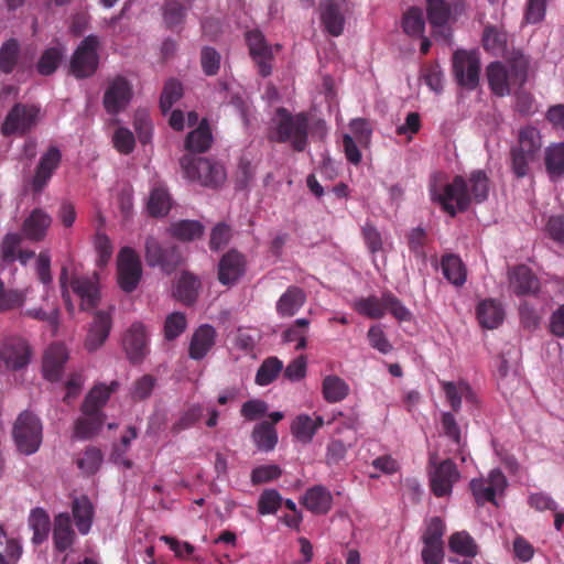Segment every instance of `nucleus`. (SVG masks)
<instances>
[{
    "instance_id": "39",
    "label": "nucleus",
    "mask_w": 564,
    "mask_h": 564,
    "mask_svg": "<svg viewBox=\"0 0 564 564\" xmlns=\"http://www.w3.org/2000/svg\"><path fill=\"white\" fill-rule=\"evenodd\" d=\"M29 527L33 532L32 543L41 545L48 536L50 518L43 508H34L29 516Z\"/></svg>"
},
{
    "instance_id": "32",
    "label": "nucleus",
    "mask_w": 564,
    "mask_h": 564,
    "mask_svg": "<svg viewBox=\"0 0 564 564\" xmlns=\"http://www.w3.org/2000/svg\"><path fill=\"white\" fill-rule=\"evenodd\" d=\"M441 269L446 281L462 286L467 281V268L459 256L447 253L441 258Z\"/></svg>"
},
{
    "instance_id": "57",
    "label": "nucleus",
    "mask_w": 564,
    "mask_h": 564,
    "mask_svg": "<svg viewBox=\"0 0 564 564\" xmlns=\"http://www.w3.org/2000/svg\"><path fill=\"white\" fill-rule=\"evenodd\" d=\"M24 316L51 325L56 333L59 324V308L53 305L52 308H28L22 313Z\"/></svg>"
},
{
    "instance_id": "10",
    "label": "nucleus",
    "mask_w": 564,
    "mask_h": 564,
    "mask_svg": "<svg viewBox=\"0 0 564 564\" xmlns=\"http://www.w3.org/2000/svg\"><path fill=\"white\" fill-rule=\"evenodd\" d=\"M118 284L126 293L138 288L142 278V263L138 252L131 247H123L117 256Z\"/></svg>"
},
{
    "instance_id": "63",
    "label": "nucleus",
    "mask_w": 564,
    "mask_h": 564,
    "mask_svg": "<svg viewBox=\"0 0 564 564\" xmlns=\"http://www.w3.org/2000/svg\"><path fill=\"white\" fill-rule=\"evenodd\" d=\"M220 55L213 46H204L200 51V66L205 75L214 76L219 70Z\"/></svg>"
},
{
    "instance_id": "6",
    "label": "nucleus",
    "mask_w": 564,
    "mask_h": 564,
    "mask_svg": "<svg viewBox=\"0 0 564 564\" xmlns=\"http://www.w3.org/2000/svg\"><path fill=\"white\" fill-rule=\"evenodd\" d=\"M41 108L35 105L17 102L6 115L1 126L3 137L28 134L40 121Z\"/></svg>"
},
{
    "instance_id": "2",
    "label": "nucleus",
    "mask_w": 564,
    "mask_h": 564,
    "mask_svg": "<svg viewBox=\"0 0 564 564\" xmlns=\"http://www.w3.org/2000/svg\"><path fill=\"white\" fill-rule=\"evenodd\" d=\"M311 118L306 112L293 113L284 107L275 109L268 139L278 143H288L292 151L302 153L308 144Z\"/></svg>"
},
{
    "instance_id": "4",
    "label": "nucleus",
    "mask_w": 564,
    "mask_h": 564,
    "mask_svg": "<svg viewBox=\"0 0 564 564\" xmlns=\"http://www.w3.org/2000/svg\"><path fill=\"white\" fill-rule=\"evenodd\" d=\"M185 177L197 181L202 186L217 188L227 180L225 166L207 158H195L185 154L181 159Z\"/></svg>"
},
{
    "instance_id": "24",
    "label": "nucleus",
    "mask_w": 564,
    "mask_h": 564,
    "mask_svg": "<svg viewBox=\"0 0 564 564\" xmlns=\"http://www.w3.org/2000/svg\"><path fill=\"white\" fill-rule=\"evenodd\" d=\"M215 328L209 324L200 325L194 335L191 336L188 345L189 359L199 361L205 358L215 346Z\"/></svg>"
},
{
    "instance_id": "60",
    "label": "nucleus",
    "mask_w": 564,
    "mask_h": 564,
    "mask_svg": "<svg viewBox=\"0 0 564 564\" xmlns=\"http://www.w3.org/2000/svg\"><path fill=\"white\" fill-rule=\"evenodd\" d=\"M102 462V454L96 447H88L82 456L77 458V466L87 475L96 474Z\"/></svg>"
},
{
    "instance_id": "64",
    "label": "nucleus",
    "mask_w": 564,
    "mask_h": 564,
    "mask_svg": "<svg viewBox=\"0 0 564 564\" xmlns=\"http://www.w3.org/2000/svg\"><path fill=\"white\" fill-rule=\"evenodd\" d=\"M544 230L555 243L564 245V215H553L546 219Z\"/></svg>"
},
{
    "instance_id": "42",
    "label": "nucleus",
    "mask_w": 564,
    "mask_h": 564,
    "mask_svg": "<svg viewBox=\"0 0 564 564\" xmlns=\"http://www.w3.org/2000/svg\"><path fill=\"white\" fill-rule=\"evenodd\" d=\"M512 85L523 87L528 79L530 59L520 51H513L508 58Z\"/></svg>"
},
{
    "instance_id": "59",
    "label": "nucleus",
    "mask_w": 564,
    "mask_h": 564,
    "mask_svg": "<svg viewBox=\"0 0 564 564\" xmlns=\"http://www.w3.org/2000/svg\"><path fill=\"white\" fill-rule=\"evenodd\" d=\"M156 379L153 375H143L133 382L130 397L133 402H141L151 397L155 388Z\"/></svg>"
},
{
    "instance_id": "36",
    "label": "nucleus",
    "mask_w": 564,
    "mask_h": 564,
    "mask_svg": "<svg viewBox=\"0 0 564 564\" xmlns=\"http://www.w3.org/2000/svg\"><path fill=\"white\" fill-rule=\"evenodd\" d=\"M213 135L207 123L202 122L199 127L191 131L185 139V149L189 153H205L212 147Z\"/></svg>"
},
{
    "instance_id": "38",
    "label": "nucleus",
    "mask_w": 564,
    "mask_h": 564,
    "mask_svg": "<svg viewBox=\"0 0 564 564\" xmlns=\"http://www.w3.org/2000/svg\"><path fill=\"white\" fill-rule=\"evenodd\" d=\"M541 149V139L536 128L527 126L518 133V142L511 150L525 153L528 156L538 155Z\"/></svg>"
},
{
    "instance_id": "58",
    "label": "nucleus",
    "mask_w": 564,
    "mask_h": 564,
    "mask_svg": "<svg viewBox=\"0 0 564 564\" xmlns=\"http://www.w3.org/2000/svg\"><path fill=\"white\" fill-rule=\"evenodd\" d=\"M469 487L478 506H484L486 502L496 505L497 492L490 488L485 478H473Z\"/></svg>"
},
{
    "instance_id": "16",
    "label": "nucleus",
    "mask_w": 564,
    "mask_h": 564,
    "mask_svg": "<svg viewBox=\"0 0 564 564\" xmlns=\"http://www.w3.org/2000/svg\"><path fill=\"white\" fill-rule=\"evenodd\" d=\"M62 153L57 147H48L46 152L42 154L39 165L35 166L32 178L33 193H42L50 180H52L55 171L61 165Z\"/></svg>"
},
{
    "instance_id": "50",
    "label": "nucleus",
    "mask_w": 564,
    "mask_h": 564,
    "mask_svg": "<svg viewBox=\"0 0 564 564\" xmlns=\"http://www.w3.org/2000/svg\"><path fill=\"white\" fill-rule=\"evenodd\" d=\"M354 308L360 314L371 319L382 318L384 315V300L383 296L379 299L375 295L367 297H359L354 304Z\"/></svg>"
},
{
    "instance_id": "51",
    "label": "nucleus",
    "mask_w": 564,
    "mask_h": 564,
    "mask_svg": "<svg viewBox=\"0 0 564 564\" xmlns=\"http://www.w3.org/2000/svg\"><path fill=\"white\" fill-rule=\"evenodd\" d=\"M482 46L487 52L500 55L507 46V33L492 25L486 26L482 34Z\"/></svg>"
},
{
    "instance_id": "54",
    "label": "nucleus",
    "mask_w": 564,
    "mask_h": 564,
    "mask_svg": "<svg viewBox=\"0 0 564 564\" xmlns=\"http://www.w3.org/2000/svg\"><path fill=\"white\" fill-rule=\"evenodd\" d=\"M29 289L25 291L6 289L0 280V312L20 308L26 300Z\"/></svg>"
},
{
    "instance_id": "55",
    "label": "nucleus",
    "mask_w": 564,
    "mask_h": 564,
    "mask_svg": "<svg viewBox=\"0 0 564 564\" xmlns=\"http://www.w3.org/2000/svg\"><path fill=\"white\" fill-rule=\"evenodd\" d=\"M187 327L186 316L182 312H173L167 315L163 323V337L172 341L184 334Z\"/></svg>"
},
{
    "instance_id": "30",
    "label": "nucleus",
    "mask_w": 564,
    "mask_h": 564,
    "mask_svg": "<svg viewBox=\"0 0 564 564\" xmlns=\"http://www.w3.org/2000/svg\"><path fill=\"white\" fill-rule=\"evenodd\" d=\"M332 495L322 485H317L304 492L302 505L314 514H326L332 507Z\"/></svg>"
},
{
    "instance_id": "1",
    "label": "nucleus",
    "mask_w": 564,
    "mask_h": 564,
    "mask_svg": "<svg viewBox=\"0 0 564 564\" xmlns=\"http://www.w3.org/2000/svg\"><path fill=\"white\" fill-rule=\"evenodd\" d=\"M442 180L441 173L431 176L430 198L452 217L465 213L473 203H484L488 197L489 180L481 170L473 171L468 178L456 175L452 182L443 183Z\"/></svg>"
},
{
    "instance_id": "62",
    "label": "nucleus",
    "mask_w": 564,
    "mask_h": 564,
    "mask_svg": "<svg viewBox=\"0 0 564 564\" xmlns=\"http://www.w3.org/2000/svg\"><path fill=\"white\" fill-rule=\"evenodd\" d=\"M445 533V523L438 518L434 517L426 521V528L422 535L423 543H440L444 544L443 535Z\"/></svg>"
},
{
    "instance_id": "26",
    "label": "nucleus",
    "mask_w": 564,
    "mask_h": 564,
    "mask_svg": "<svg viewBox=\"0 0 564 564\" xmlns=\"http://www.w3.org/2000/svg\"><path fill=\"white\" fill-rule=\"evenodd\" d=\"M453 8L449 2L445 0H426V15L427 21L435 30V34L443 35L444 39L448 36V21H451Z\"/></svg>"
},
{
    "instance_id": "41",
    "label": "nucleus",
    "mask_w": 564,
    "mask_h": 564,
    "mask_svg": "<svg viewBox=\"0 0 564 564\" xmlns=\"http://www.w3.org/2000/svg\"><path fill=\"white\" fill-rule=\"evenodd\" d=\"M20 59V44L11 37L0 46V73L9 75L14 72Z\"/></svg>"
},
{
    "instance_id": "22",
    "label": "nucleus",
    "mask_w": 564,
    "mask_h": 564,
    "mask_svg": "<svg viewBox=\"0 0 564 564\" xmlns=\"http://www.w3.org/2000/svg\"><path fill=\"white\" fill-rule=\"evenodd\" d=\"M68 360V350L62 344H53L46 348L43 356V376L46 380L57 382Z\"/></svg>"
},
{
    "instance_id": "19",
    "label": "nucleus",
    "mask_w": 564,
    "mask_h": 564,
    "mask_svg": "<svg viewBox=\"0 0 564 564\" xmlns=\"http://www.w3.org/2000/svg\"><path fill=\"white\" fill-rule=\"evenodd\" d=\"M245 256L231 249L219 259L217 271L218 282L224 285H232L241 279L245 274Z\"/></svg>"
},
{
    "instance_id": "56",
    "label": "nucleus",
    "mask_w": 564,
    "mask_h": 564,
    "mask_svg": "<svg viewBox=\"0 0 564 564\" xmlns=\"http://www.w3.org/2000/svg\"><path fill=\"white\" fill-rule=\"evenodd\" d=\"M282 496L278 490L269 489L260 494L258 499V513L260 516L273 514L282 506Z\"/></svg>"
},
{
    "instance_id": "20",
    "label": "nucleus",
    "mask_w": 564,
    "mask_h": 564,
    "mask_svg": "<svg viewBox=\"0 0 564 564\" xmlns=\"http://www.w3.org/2000/svg\"><path fill=\"white\" fill-rule=\"evenodd\" d=\"M509 284L517 296H534L540 290L538 276L524 264L509 270Z\"/></svg>"
},
{
    "instance_id": "7",
    "label": "nucleus",
    "mask_w": 564,
    "mask_h": 564,
    "mask_svg": "<svg viewBox=\"0 0 564 564\" xmlns=\"http://www.w3.org/2000/svg\"><path fill=\"white\" fill-rule=\"evenodd\" d=\"M42 430L37 416L31 412L20 413L13 427V438L18 451L26 455L37 452L42 443Z\"/></svg>"
},
{
    "instance_id": "61",
    "label": "nucleus",
    "mask_w": 564,
    "mask_h": 564,
    "mask_svg": "<svg viewBox=\"0 0 564 564\" xmlns=\"http://www.w3.org/2000/svg\"><path fill=\"white\" fill-rule=\"evenodd\" d=\"M185 18V8L180 1L167 0L163 6V21L169 28H174L183 23Z\"/></svg>"
},
{
    "instance_id": "12",
    "label": "nucleus",
    "mask_w": 564,
    "mask_h": 564,
    "mask_svg": "<svg viewBox=\"0 0 564 564\" xmlns=\"http://www.w3.org/2000/svg\"><path fill=\"white\" fill-rule=\"evenodd\" d=\"M132 85L123 75L109 79L102 96L106 113L117 115L124 111L132 99Z\"/></svg>"
},
{
    "instance_id": "28",
    "label": "nucleus",
    "mask_w": 564,
    "mask_h": 564,
    "mask_svg": "<svg viewBox=\"0 0 564 564\" xmlns=\"http://www.w3.org/2000/svg\"><path fill=\"white\" fill-rule=\"evenodd\" d=\"M53 539L58 552L67 551L75 541L72 518L67 512L59 513L54 519Z\"/></svg>"
},
{
    "instance_id": "21",
    "label": "nucleus",
    "mask_w": 564,
    "mask_h": 564,
    "mask_svg": "<svg viewBox=\"0 0 564 564\" xmlns=\"http://www.w3.org/2000/svg\"><path fill=\"white\" fill-rule=\"evenodd\" d=\"M318 17L325 31L330 36H339L343 34L345 26V17L337 1L319 0Z\"/></svg>"
},
{
    "instance_id": "8",
    "label": "nucleus",
    "mask_w": 564,
    "mask_h": 564,
    "mask_svg": "<svg viewBox=\"0 0 564 564\" xmlns=\"http://www.w3.org/2000/svg\"><path fill=\"white\" fill-rule=\"evenodd\" d=\"M453 75L460 87L474 90L480 80V57L477 51L458 48L453 54Z\"/></svg>"
},
{
    "instance_id": "47",
    "label": "nucleus",
    "mask_w": 564,
    "mask_h": 564,
    "mask_svg": "<svg viewBox=\"0 0 564 564\" xmlns=\"http://www.w3.org/2000/svg\"><path fill=\"white\" fill-rule=\"evenodd\" d=\"M63 54L64 52L61 46L46 47L37 64H35V69L43 76L55 74L63 58Z\"/></svg>"
},
{
    "instance_id": "11",
    "label": "nucleus",
    "mask_w": 564,
    "mask_h": 564,
    "mask_svg": "<svg viewBox=\"0 0 564 564\" xmlns=\"http://www.w3.org/2000/svg\"><path fill=\"white\" fill-rule=\"evenodd\" d=\"M430 488L436 497L448 496L453 491L454 484L459 479V473L452 459L437 462V454H431L429 459Z\"/></svg>"
},
{
    "instance_id": "29",
    "label": "nucleus",
    "mask_w": 564,
    "mask_h": 564,
    "mask_svg": "<svg viewBox=\"0 0 564 564\" xmlns=\"http://www.w3.org/2000/svg\"><path fill=\"white\" fill-rule=\"evenodd\" d=\"M505 317L506 312L500 302L495 299H486L481 301L477 307V318L484 328H497Z\"/></svg>"
},
{
    "instance_id": "5",
    "label": "nucleus",
    "mask_w": 564,
    "mask_h": 564,
    "mask_svg": "<svg viewBox=\"0 0 564 564\" xmlns=\"http://www.w3.org/2000/svg\"><path fill=\"white\" fill-rule=\"evenodd\" d=\"M100 46L98 35H86L76 46L69 62V70L75 78L84 79L97 73L100 63Z\"/></svg>"
},
{
    "instance_id": "49",
    "label": "nucleus",
    "mask_w": 564,
    "mask_h": 564,
    "mask_svg": "<svg viewBox=\"0 0 564 564\" xmlns=\"http://www.w3.org/2000/svg\"><path fill=\"white\" fill-rule=\"evenodd\" d=\"M283 371V362L276 357H269L263 360L256 375V383L260 387H267L272 383Z\"/></svg>"
},
{
    "instance_id": "35",
    "label": "nucleus",
    "mask_w": 564,
    "mask_h": 564,
    "mask_svg": "<svg viewBox=\"0 0 564 564\" xmlns=\"http://www.w3.org/2000/svg\"><path fill=\"white\" fill-rule=\"evenodd\" d=\"M72 513L77 531L87 534L93 521V505L86 496L75 498L72 503Z\"/></svg>"
},
{
    "instance_id": "17",
    "label": "nucleus",
    "mask_w": 564,
    "mask_h": 564,
    "mask_svg": "<svg viewBox=\"0 0 564 564\" xmlns=\"http://www.w3.org/2000/svg\"><path fill=\"white\" fill-rule=\"evenodd\" d=\"M123 349L130 362H142L147 356L148 339L145 328L142 323L134 322L131 324L123 337Z\"/></svg>"
},
{
    "instance_id": "34",
    "label": "nucleus",
    "mask_w": 564,
    "mask_h": 564,
    "mask_svg": "<svg viewBox=\"0 0 564 564\" xmlns=\"http://www.w3.org/2000/svg\"><path fill=\"white\" fill-rule=\"evenodd\" d=\"M170 235L182 242H191L199 239L204 232V226L199 220L182 219L171 224Z\"/></svg>"
},
{
    "instance_id": "53",
    "label": "nucleus",
    "mask_w": 564,
    "mask_h": 564,
    "mask_svg": "<svg viewBox=\"0 0 564 564\" xmlns=\"http://www.w3.org/2000/svg\"><path fill=\"white\" fill-rule=\"evenodd\" d=\"M183 97V86L174 78L169 79L162 88L160 97V109L162 113H167L172 106Z\"/></svg>"
},
{
    "instance_id": "37",
    "label": "nucleus",
    "mask_w": 564,
    "mask_h": 564,
    "mask_svg": "<svg viewBox=\"0 0 564 564\" xmlns=\"http://www.w3.org/2000/svg\"><path fill=\"white\" fill-rule=\"evenodd\" d=\"M544 166L553 181L564 175V142L552 144L544 151Z\"/></svg>"
},
{
    "instance_id": "9",
    "label": "nucleus",
    "mask_w": 564,
    "mask_h": 564,
    "mask_svg": "<svg viewBox=\"0 0 564 564\" xmlns=\"http://www.w3.org/2000/svg\"><path fill=\"white\" fill-rule=\"evenodd\" d=\"M144 258L148 267H158L167 273L175 271L183 260L182 253L175 245L162 243L154 237L145 239Z\"/></svg>"
},
{
    "instance_id": "23",
    "label": "nucleus",
    "mask_w": 564,
    "mask_h": 564,
    "mask_svg": "<svg viewBox=\"0 0 564 564\" xmlns=\"http://www.w3.org/2000/svg\"><path fill=\"white\" fill-rule=\"evenodd\" d=\"M53 218L42 208H34L28 218L22 221V235L31 242L44 240Z\"/></svg>"
},
{
    "instance_id": "52",
    "label": "nucleus",
    "mask_w": 564,
    "mask_h": 564,
    "mask_svg": "<svg viewBox=\"0 0 564 564\" xmlns=\"http://www.w3.org/2000/svg\"><path fill=\"white\" fill-rule=\"evenodd\" d=\"M402 29L409 36H423L425 20L422 9L411 8L403 14Z\"/></svg>"
},
{
    "instance_id": "44",
    "label": "nucleus",
    "mask_w": 564,
    "mask_h": 564,
    "mask_svg": "<svg viewBox=\"0 0 564 564\" xmlns=\"http://www.w3.org/2000/svg\"><path fill=\"white\" fill-rule=\"evenodd\" d=\"M148 213L152 217H164L171 209V196L166 188L155 186L147 203Z\"/></svg>"
},
{
    "instance_id": "18",
    "label": "nucleus",
    "mask_w": 564,
    "mask_h": 564,
    "mask_svg": "<svg viewBox=\"0 0 564 564\" xmlns=\"http://www.w3.org/2000/svg\"><path fill=\"white\" fill-rule=\"evenodd\" d=\"M70 288L80 299V310L89 311L99 305L100 290L97 274L93 276H73Z\"/></svg>"
},
{
    "instance_id": "13",
    "label": "nucleus",
    "mask_w": 564,
    "mask_h": 564,
    "mask_svg": "<svg viewBox=\"0 0 564 564\" xmlns=\"http://www.w3.org/2000/svg\"><path fill=\"white\" fill-rule=\"evenodd\" d=\"M246 43L258 67V73L262 77L269 76L272 73L273 52L265 36L260 31L253 30L246 33Z\"/></svg>"
},
{
    "instance_id": "48",
    "label": "nucleus",
    "mask_w": 564,
    "mask_h": 564,
    "mask_svg": "<svg viewBox=\"0 0 564 564\" xmlns=\"http://www.w3.org/2000/svg\"><path fill=\"white\" fill-rule=\"evenodd\" d=\"M449 549L453 553L465 557H474L478 554V545L466 531H458L451 535Z\"/></svg>"
},
{
    "instance_id": "43",
    "label": "nucleus",
    "mask_w": 564,
    "mask_h": 564,
    "mask_svg": "<svg viewBox=\"0 0 564 564\" xmlns=\"http://www.w3.org/2000/svg\"><path fill=\"white\" fill-rule=\"evenodd\" d=\"M199 285L200 282L195 275L184 272L178 282H176L174 296L189 305L196 301Z\"/></svg>"
},
{
    "instance_id": "25",
    "label": "nucleus",
    "mask_w": 564,
    "mask_h": 564,
    "mask_svg": "<svg viewBox=\"0 0 564 564\" xmlns=\"http://www.w3.org/2000/svg\"><path fill=\"white\" fill-rule=\"evenodd\" d=\"M324 424V417L318 414H300L291 422V435L302 444H310L317 430L323 427Z\"/></svg>"
},
{
    "instance_id": "46",
    "label": "nucleus",
    "mask_w": 564,
    "mask_h": 564,
    "mask_svg": "<svg viewBox=\"0 0 564 564\" xmlns=\"http://www.w3.org/2000/svg\"><path fill=\"white\" fill-rule=\"evenodd\" d=\"M311 322L307 318L296 319L290 327L283 332V340L285 343H296L295 349L302 350L307 348V334Z\"/></svg>"
},
{
    "instance_id": "14",
    "label": "nucleus",
    "mask_w": 564,
    "mask_h": 564,
    "mask_svg": "<svg viewBox=\"0 0 564 564\" xmlns=\"http://www.w3.org/2000/svg\"><path fill=\"white\" fill-rule=\"evenodd\" d=\"M111 329V311H96L95 314H93V318L87 330L85 338V349L91 352L101 348L106 339L110 336Z\"/></svg>"
},
{
    "instance_id": "33",
    "label": "nucleus",
    "mask_w": 564,
    "mask_h": 564,
    "mask_svg": "<svg viewBox=\"0 0 564 564\" xmlns=\"http://www.w3.org/2000/svg\"><path fill=\"white\" fill-rule=\"evenodd\" d=\"M441 425L445 437L451 438L453 444L455 445L454 452L459 455L460 460L465 462L466 457L464 453L466 442L465 438L462 436L460 427L455 419L454 412H442Z\"/></svg>"
},
{
    "instance_id": "27",
    "label": "nucleus",
    "mask_w": 564,
    "mask_h": 564,
    "mask_svg": "<svg viewBox=\"0 0 564 564\" xmlns=\"http://www.w3.org/2000/svg\"><path fill=\"white\" fill-rule=\"evenodd\" d=\"M488 87L498 97L510 95L511 75L507 66L500 61L489 63L486 67Z\"/></svg>"
},
{
    "instance_id": "45",
    "label": "nucleus",
    "mask_w": 564,
    "mask_h": 564,
    "mask_svg": "<svg viewBox=\"0 0 564 564\" xmlns=\"http://www.w3.org/2000/svg\"><path fill=\"white\" fill-rule=\"evenodd\" d=\"M349 391V386L336 375L326 376L323 381V394L328 402H341Z\"/></svg>"
},
{
    "instance_id": "15",
    "label": "nucleus",
    "mask_w": 564,
    "mask_h": 564,
    "mask_svg": "<svg viewBox=\"0 0 564 564\" xmlns=\"http://www.w3.org/2000/svg\"><path fill=\"white\" fill-rule=\"evenodd\" d=\"M32 350L26 340L20 337L7 339L1 347V357L7 370L18 371L31 360Z\"/></svg>"
},
{
    "instance_id": "31",
    "label": "nucleus",
    "mask_w": 564,
    "mask_h": 564,
    "mask_svg": "<svg viewBox=\"0 0 564 564\" xmlns=\"http://www.w3.org/2000/svg\"><path fill=\"white\" fill-rule=\"evenodd\" d=\"M305 303V294L299 286L291 285L275 303V312L282 317H292Z\"/></svg>"
},
{
    "instance_id": "3",
    "label": "nucleus",
    "mask_w": 564,
    "mask_h": 564,
    "mask_svg": "<svg viewBox=\"0 0 564 564\" xmlns=\"http://www.w3.org/2000/svg\"><path fill=\"white\" fill-rule=\"evenodd\" d=\"M118 388V381L113 380L109 386L100 383L89 390L82 405L83 416L74 424L76 438L90 440L100 431L105 421L102 408Z\"/></svg>"
},
{
    "instance_id": "40",
    "label": "nucleus",
    "mask_w": 564,
    "mask_h": 564,
    "mask_svg": "<svg viewBox=\"0 0 564 564\" xmlns=\"http://www.w3.org/2000/svg\"><path fill=\"white\" fill-rule=\"evenodd\" d=\"M252 440L260 452H271L279 442L275 427L264 421L253 427Z\"/></svg>"
}]
</instances>
